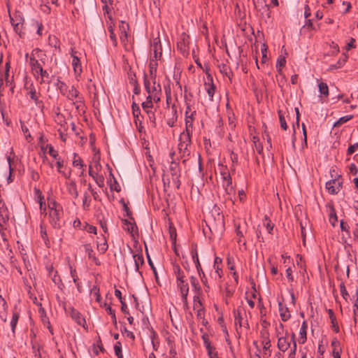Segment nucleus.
I'll return each instance as SVG.
<instances>
[{
  "mask_svg": "<svg viewBox=\"0 0 358 358\" xmlns=\"http://www.w3.org/2000/svg\"><path fill=\"white\" fill-rule=\"evenodd\" d=\"M18 319H19L18 314L14 313L13 315L12 319H11V320L10 322V327H11V330H12L13 334L15 333V329L17 323L18 322Z\"/></svg>",
  "mask_w": 358,
  "mask_h": 358,
  "instance_id": "09e8293b",
  "label": "nucleus"
},
{
  "mask_svg": "<svg viewBox=\"0 0 358 358\" xmlns=\"http://www.w3.org/2000/svg\"><path fill=\"white\" fill-rule=\"evenodd\" d=\"M235 325L239 327H247L248 325L246 319V312L243 307L238 306L234 312Z\"/></svg>",
  "mask_w": 358,
  "mask_h": 358,
  "instance_id": "0eeeda50",
  "label": "nucleus"
},
{
  "mask_svg": "<svg viewBox=\"0 0 358 358\" xmlns=\"http://www.w3.org/2000/svg\"><path fill=\"white\" fill-rule=\"evenodd\" d=\"M41 320H42L43 324L47 327V329L49 330L50 334H53V329L50 325L48 318H47L46 316L44 315V316H42Z\"/></svg>",
  "mask_w": 358,
  "mask_h": 358,
  "instance_id": "4d7b16f0",
  "label": "nucleus"
},
{
  "mask_svg": "<svg viewBox=\"0 0 358 358\" xmlns=\"http://www.w3.org/2000/svg\"><path fill=\"white\" fill-rule=\"evenodd\" d=\"M71 57L72 58L71 65L76 80L79 81L83 73V65L81 62V55L77 51L71 48L70 50Z\"/></svg>",
  "mask_w": 358,
  "mask_h": 358,
  "instance_id": "7ed1b4c3",
  "label": "nucleus"
},
{
  "mask_svg": "<svg viewBox=\"0 0 358 358\" xmlns=\"http://www.w3.org/2000/svg\"><path fill=\"white\" fill-rule=\"evenodd\" d=\"M191 256L192 258V261L197 268L198 272L200 273V270H201V268L198 257V253L196 248H192L191 250ZM199 275H201V273H199Z\"/></svg>",
  "mask_w": 358,
  "mask_h": 358,
  "instance_id": "2f4dec72",
  "label": "nucleus"
},
{
  "mask_svg": "<svg viewBox=\"0 0 358 358\" xmlns=\"http://www.w3.org/2000/svg\"><path fill=\"white\" fill-rule=\"evenodd\" d=\"M319 92L321 96H324V97H327L329 95V87L327 85L324 83H320L318 85Z\"/></svg>",
  "mask_w": 358,
  "mask_h": 358,
  "instance_id": "e433bc0d",
  "label": "nucleus"
},
{
  "mask_svg": "<svg viewBox=\"0 0 358 358\" xmlns=\"http://www.w3.org/2000/svg\"><path fill=\"white\" fill-rule=\"evenodd\" d=\"M56 167L58 173H59L64 178L70 180L71 177V169H67L64 165V160L59 157L56 162Z\"/></svg>",
  "mask_w": 358,
  "mask_h": 358,
  "instance_id": "9d476101",
  "label": "nucleus"
},
{
  "mask_svg": "<svg viewBox=\"0 0 358 358\" xmlns=\"http://www.w3.org/2000/svg\"><path fill=\"white\" fill-rule=\"evenodd\" d=\"M222 176L223 179L222 186L227 196V199L232 201L233 196L235 194V189L232 185L231 176L228 172H222Z\"/></svg>",
  "mask_w": 358,
  "mask_h": 358,
  "instance_id": "423d86ee",
  "label": "nucleus"
},
{
  "mask_svg": "<svg viewBox=\"0 0 358 358\" xmlns=\"http://www.w3.org/2000/svg\"><path fill=\"white\" fill-rule=\"evenodd\" d=\"M147 114L148 116L149 121L152 127H155L156 122H155V113L152 110H147Z\"/></svg>",
  "mask_w": 358,
  "mask_h": 358,
  "instance_id": "13d9d810",
  "label": "nucleus"
},
{
  "mask_svg": "<svg viewBox=\"0 0 358 358\" xmlns=\"http://www.w3.org/2000/svg\"><path fill=\"white\" fill-rule=\"evenodd\" d=\"M204 86L205 90L206 91L210 100L212 101L215 94V87L213 83V78L210 75L208 76L207 80L205 81Z\"/></svg>",
  "mask_w": 358,
  "mask_h": 358,
  "instance_id": "2eb2a0df",
  "label": "nucleus"
},
{
  "mask_svg": "<svg viewBox=\"0 0 358 358\" xmlns=\"http://www.w3.org/2000/svg\"><path fill=\"white\" fill-rule=\"evenodd\" d=\"M35 199L39 204L41 213H44L46 210L45 204L43 202L44 197L39 189H35Z\"/></svg>",
  "mask_w": 358,
  "mask_h": 358,
  "instance_id": "b1692460",
  "label": "nucleus"
},
{
  "mask_svg": "<svg viewBox=\"0 0 358 358\" xmlns=\"http://www.w3.org/2000/svg\"><path fill=\"white\" fill-rule=\"evenodd\" d=\"M29 64L31 66L32 73L36 71H41V66H43V63L41 62H38L33 58L29 57L28 60Z\"/></svg>",
  "mask_w": 358,
  "mask_h": 358,
  "instance_id": "cd10ccee",
  "label": "nucleus"
},
{
  "mask_svg": "<svg viewBox=\"0 0 358 358\" xmlns=\"http://www.w3.org/2000/svg\"><path fill=\"white\" fill-rule=\"evenodd\" d=\"M286 64V59L284 56H279L278 57L277 62H276V68L278 69V71L279 73L281 72L282 68Z\"/></svg>",
  "mask_w": 358,
  "mask_h": 358,
  "instance_id": "37998d69",
  "label": "nucleus"
},
{
  "mask_svg": "<svg viewBox=\"0 0 358 358\" xmlns=\"http://www.w3.org/2000/svg\"><path fill=\"white\" fill-rule=\"evenodd\" d=\"M100 306L103 307V308H105V310H106V312L110 315H111L113 321L114 322H116V317H115V310L113 309H112V308L108 304H107L106 303H103V304L100 303Z\"/></svg>",
  "mask_w": 358,
  "mask_h": 358,
  "instance_id": "a19ab883",
  "label": "nucleus"
},
{
  "mask_svg": "<svg viewBox=\"0 0 358 358\" xmlns=\"http://www.w3.org/2000/svg\"><path fill=\"white\" fill-rule=\"evenodd\" d=\"M278 114H279L280 127L284 130H286L287 129V124L286 120H285L284 116L282 115V114L281 113V111H279Z\"/></svg>",
  "mask_w": 358,
  "mask_h": 358,
  "instance_id": "0e129e2a",
  "label": "nucleus"
},
{
  "mask_svg": "<svg viewBox=\"0 0 358 358\" xmlns=\"http://www.w3.org/2000/svg\"><path fill=\"white\" fill-rule=\"evenodd\" d=\"M352 118V115H345V116H343V117H341L335 124H334V126H337V125H340V124H342L348 121H349L350 120H351Z\"/></svg>",
  "mask_w": 358,
  "mask_h": 358,
  "instance_id": "5fc2aeb1",
  "label": "nucleus"
},
{
  "mask_svg": "<svg viewBox=\"0 0 358 358\" xmlns=\"http://www.w3.org/2000/svg\"><path fill=\"white\" fill-rule=\"evenodd\" d=\"M296 342L294 341V345L291 348L290 352L288 355L287 358H295L296 357Z\"/></svg>",
  "mask_w": 358,
  "mask_h": 358,
  "instance_id": "69168bd1",
  "label": "nucleus"
},
{
  "mask_svg": "<svg viewBox=\"0 0 358 358\" xmlns=\"http://www.w3.org/2000/svg\"><path fill=\"white\" fill-rule=\"evenodd\" d=\"M108 31L110 32V38L111 41H113V45L115 46H116L117 42V38H116L115 34L114 33L113 27L112 25L108 26Z\"/></svg>",
  "mask_w": 358,
  "mask_h": 358,
  "instance_id": "6e6d98bb",
  "label": "nucleus"
},
{
  "mask_svg": "<svg viewBox=\"0 0 358 358\" xmlns=\"http://www.w3.org/2000/svg\"><path fill=\"white\" fill-rule=\"evenodd\" d=\"M108 249L107 241L105 237H103V240L100 242H97V250L101 253H104Z\"/></svg>",
  "mask_w": 358,
  "mask_h": 358,
  "instance_id": "ea45409f",
  "label": "nucleus"
},
{
  "mask_svg": "<svg viewBox=\"0 0 358 358\" xmlns=\"http://www.w3.org/2000/svg\"><path fill=\"white\" fill-rule=\"evenodd\" d=\"M286 275L289 281L292 282L294 280L292 268L291 266H287V268L286 269Z\"/></svg>",
  "mask_w": 358,
  "mask_h": 358,
  "instance_id": "338daca9",
  "label": "nucleus"
},
{
  "mask_svg": "<svg viewBox=\"0 0 358 358\" xmlns=\"http://www.w3.org/2000/svg\"><path fill=\"white\" fill-rule=\"evenodd\" d=\"M69 268H70V274L73 279V281L78 288L79 287V283L78 282V277L76 274V269L73 268L72 266H69Z\"/></svg>",
  "mask_w": 358,
  "mask_h": 358,
  "instance_id": "603ef678",
  "label": "nucleus"
},
{
  "mask_svg": "<svg viewBox=\"0 0 358 358\" xmlns=\"http://www.w3.org/2000/svg\"><path fill=\"white\" fill-rule=\"evenodd\" d=\"M222 262V261L221 258H220L218 257H215L214 263H213V268L215 269L214 278L215 279L220 278L222 277V268H221Z\"/></svg>",
  "mask_w": 358,
  "mask_h": 358,
  "instance_id": "412c9836",
  "label": "nucleus"
},
{
  "mask_svg": "<svg viewBox=\"0 0 358 358\" xmlns=\"http://www.w3.org/2000/svg\"><path fill=\"white\" fill-rule=\"evenodd\" d=\"M73 166H75V167H78L79 169H80L82 170L81 171V175L83 174V171H84V164H83V160L78 156V155L76 153H73Z\"/></svg>",
  "mask_w": 358,
  "mask_h": 358,
  "instance_id": "c756f323",
  "label": "nucleus"
},
{
  "mask_svg": "<svg viewBox=\"0 0 358 358\" xmlns=\"http://www.w3.org/2000/svg\"><path fill=\"white\" fill-rule=\"evenodd\" d=\"M194 309L197 310L198 316L201 317L203 314V310L201 309V303H200L199 301H196V299H194Z\"/></svg>",
  "mask_w": 358,
  "mask_h": 358,
  "instance_id": "680f3d73",
  "label": "nucleus"
},
{
  "mask_svg": "<svg viewBox=\"0 0 358 358\" xmlns=\"http://www.w3.org/2000/svg\"><path fill=\"white\" fill-rule=\"evenodd\" d=\"M189 109V107L187 106V110H186V117H185V131H183L182 133H188L189 135H191V133L192 131V125H193V115L195 113V111H192L189 115L188 110Z\"/></svg>",
  "mask_w": 358,
  "mask_h": 358,
  "instance_id": "4468645a",
  "label": "nucleus"
},
{
  "mask_svg": "<svg viewBox=\"0 0 358 358\" xmlns=\"http://www.w3.org/2000/svg\"><path fill=\"white\" fill-rule=\"evenodd\" d=\"M91 199L90 195L85 192L83 199V208L84 210H88L90 206Z\"/></svg>",
  "mask_w": 358,
  "mask_h": 358,
  "instance_id": "a18cd8bd",
  "label": "nucleus"
},
{
  "mask_svg": "<svg viewBox=\"0 0 358 358\" xmlns=\"http://www.w3.org/2000/svg\"><path fill=\"white\" fill-rule=\"evenodd\" d=\"M169 170L172 176V182L174 185H176L178 188L180 186V171L178 164L172 161L171 162Z\"/></svg>",
  "mask_w": 358,
  "mask_h": 358,
  "instance_id": "1a4fd4ad",
  "label": "nucleus"
},
{
  "mask_svg": "<svg viewBox=\"0 0 358 358\" xmlns=\"http://www.w3.org/2000/svg\"><path fill=\"white\" fill-rule=\"evenodd\" d=\"M123 228L125 231H128L132 236H134V234L136 231V226L134 222L127 220H123Z\"/></svg>",
  "mask_w": 358,
  "mask_h": 358,
  "instance_id": "bb28decb",
  "label": "nucleus"
},
{
  "mask_svg": "<svg viewBox=\"0 0 358 358\" xmlns=\"http://www.w3.org/2000/svg\"><path fill=\"white\" fill-rule=\"evenodd\" d=\"M101 169V166L99 162V157L94 155L93 161L89 167V175L95 179L96 176H99V172Z\"/></svg>",
  "mask_w": 358,
  "mask_h": 358,
  "instance_id": "9b49d317",
  "label": "nucleus"
},
{
  "mask_svg": "<svg viewBox=\"0 0 358 358\" xmlns=\"http://www.w3.org/2000/svg\"><path fill=\"white\" fill-rule=\"evenodd\" d=\"M52 281L54 282V283L55 285H57V287L60 289V290H63V289L64 288V285L63 284V282H62V280L60 279V277L57 275L56 274L53 276L52 278Z\"/></svg>",
  "mask_w": 358,
  "mask_h": 358,
  "instance_id": "8fccbe9b",
  "label": "nucleus"
},
{
  "mask_svg": "<svg viewBox=\"0 0 358 358\" xmlns=\"http://www.w3.org/2000/svg\"><path fill=\"white\" fill-rule=\"evenodd\" d=\"M47 148H48V153L55 159L57 160V159L59 157L58 156L57 151H56L54 148L51 145H48Z\"/></svg>",
  "mask_w": 358,
  "mask_h": 358,
  "instance_id": "bf43d9fd",
  "label": "nucleus"
},
{
  "mask_svg": "<svg viewBox=\"0 0 358 358\" xmlns=\"http://www.w3.org/2000/svg\"><path fill=\"white\" fill-rule=\"evenodd\" d=\"M347 59H348V56L347 55H345L343 57V59H340L336 64H331L329 66V70H334V69H340L341 68L344 64L347 61Z\"/></svg>",
  "mask_w": 358,
  "mask_h": 358,
  "instance_id": "4c0bfd02",
  "label": "nucleus"
},
{
  "mask_svg": "<svg viewBox=\"0 0 358 358\" xmlns=\"http://www.w3.org/2000/svg\"><path fill=\"white\" fill-rule=\"evenodd\" d=\"M30 98L34 100L37 106H40L41 101L38 100V97L35 90H31L29 92Z\"/></svg>",
  "mask_w": 358,
  "mask_h": 358,
  "instance_id": "e2e57ef3",
  "label": "nucleus"
},
{
  "mask_svg": "<svg viewBox=\"0 0 358 358\" xmlns=\"http://www.w3.org/2000/svg\"><path fill=\"white\" fill-rule=\"evenodd\" d=\"M152 102H154L153 99H150L149 95H148L146 101L142 103L143 109L145 112H147V110H152Z\"/></svg>",
  "mask_w": 358,
  "mask_h": 358,
  "instance_id": "79ce46f5",
  "label": "nucleus"
},
{
  "mask_svg": "<svg viewBox=\"0 0 358 358\" xmlns=\"http://www.w3.org/2000/svg\"><path fill=\"white\" fill-rule=\"evenodd\" d=\"M329 312V317L331 319V324H332V328L333 329L336 331V332H338L339 331V327H338V325L336 322V317L334 315V313L333 312L332 310L329 309L328 310Z\"/></svg>",
  "mask_w": 358,
  "mask_h": 358,
  "instance_id": "58836bf2",
  "label": "nucleus"
},
{
  "mask_svg": "<svg viewBox=\"0 0 358 358\" xmlns=\"http://www.w3.org/2000/svg\"><path fill=\"white\" fill-rule=\"evenodd\" d=\"M129 24L124 21H121L119 25L120 39L124 46H126L128 43V34Z\"/></svg>",
  "mask_w": 358,
  "mask_h": 358,
  "instance_id": "f8f14e48",
  "label": "nucleus"
},
{
  "mask_svg": "<svg viewBox=\"0 0 358 358\" xmlns=\"http://www.w3.org/2000/svg\"><path fill=\"white\" fill-rule=\"evenodd\" d=\"M307 329H308V324L306 322H303L300 330H299V343L303 344L307 339L306 334H307Z\"/></svg>",
  "mask_w": 358,
  "mask_h": 358,
  "instance_id": "5701e85b",
  "label": "nucleus"
},
{
  "mask_svg": "<svg viewBox=\"0 0 358 358\" xmlns=\"http://www.w3.org/2000/svg\"><path fill=\"white\" fill-rule=\"evenodd\" d=\"M157 66V62L155 61L153 59V58H151L150 61V64H149L150 74H149V76H145V77L156 78Z\"/></svg>",
  "mask_w": 358,
  "mask_h": 358,
  "instance_id": "7c9ffc66",
  "label": "nucleus"
},
{
  "mask_svg": "<svg viewBox=\"0 0 358 358\" xmlns=\"http://www.w3.org/2000/svg\"><path fill=\"white\" fill-rule=\"evenodd\" d=\"M48 220L54 228H60L62 225L63 209L60 204L53 199H48Z\"/></svg>",
  "mask_w": 358,
  "mask_h": 358,
  "instance_id": "f257e3e1",
  "label": "nucleus"
},
{
  "mask_svg": "<svg viewBox=\"0 0 358 358\" xmlns=\"http://www.w3.org/2000/svg\"><path fill=\"white\" fill-rule=\"evenodd\" d=\"M152 50H153V56L151 58H153L155 61L157 59L158 57H160L162 55V49L160 45V41L159 40L155 39L152 44Z\"/></svg>",
  "mask_w": 358,
  "mask_h": 358,
  "instance_id": "4be33fe9",
  "label": "nucleus"
},
{
  "mask_svg": "<svg viewBox=\"0 0 358 358\" xmlns=\"http://www.w3.org/2000/svg\"><path fill=\"white\" fill-rule=\"evenodd\" d=\"M85 230L90 234H96V228L94 226L90 225L88 224H86V225L85 227Z\"/></svg>",
  "mask_w": 358,
  "mask_h": 358,
  "instance_id": "774afa93",
  "label": "nucleus"
},
{
  "mask_svg": "<svg viewBox=\"0 0 358 358\" xmlns=\"http://www.w3.org/2000/svg\"><path fill=\"white\" fill-rule=\"evenodd\" d=\"M10 22L12 25L14 27V29L16 31L20 30L21 27L23 24L24 19L20 13L15 14L14 16H11L10 15Z\"/></svg>",
  "mask_w": 358,
  "mask_h": 358,
  "instance_id": "a211bd4d",
  "label": "nucleus"
},
{
  "mask_svg": "<svg viewBox=\"0 0 358 358\" xmlns=\"http://www.w3.org/2000/svg\"><path fill=\"white\" fill-rule=\"evenodd\" d=\"M173 270H174V273L176 277L177 282H180V280H185V279H184L185 275H184L182 271H181L179 266H174Z\"/></svg>",
  "mask_w": 358,
  "mask_h": 358,
  "instance_id": "49530a36",
  "label": "nucleus"
},
{
  "mask_svg": "<svg viewBox=\"0 0 358 358\" xmlns=\"http://www.w3.org/2000/svg\"><path fill=\"white\" fill-rule=\"evenodd\" d=\"M205 345L209 358H219L217 353L215 351V349L210 345V343L205 341Z\"/></svg>",
  "mask_w": 358,
  "mask_h": 358,
  "instance_id": "f704fd0d",
  "label": "nucleus"
},
{
  "mask_svg": "<svg viewBox=\"0 0 358 358\" xmlns=\"http://www.w3.org/2000/svg\"><path fill=\"white\" fill-rule=\"evenodd\" d=\"M278 338V348L279 350L285 352H286L290 347L291 344L294 345V341H295V334L294 333L290 335H285L277 337Z\"/></svg>",
  "mask_w": 358,
  "mask_h": 358,
  "instance_id": "39448f33",
  "label": "nucleus"
},
{
  "mask_svg": "<svg viewBox=\"0 0 358 358\" xmlns=\"http://www.w3.org/2000/svg\"><path fill=\"white\" fill-rule=\"evenodd\" d=\"M341 187V182L338 179L331 180L326 182V189L331 194H337Z\"/></svg>",
  "mask_w": 358,
  "mask_h": 358,
  "instance_id": "ddd939ff",
  "label": "nucleus"
},
{
  "mask_svg": "<svg viewBox=\"0 0 358 358\" xmlns=\"http://www.w3.org/2000/svg\"><path fill=\"white\" fill-rule=\"evenodd\" d=\"M133 259L135 264L136 270L138 271L139 267L143 264L144 259L143 257L141 254H134L133 255Z\"/></svg>",
  "mask_w": 358,
  "mask_h": 358,
  "instance_id": "72a5a7b5",
  "label": "nucleus"
},
{
  "mask_svg": "<svg viewBox=\"0 0 358 358\" xmlns=\"http://www.w3.org/2000/svg\"><path fill=\"white\" fill-rule=\"evenodd\" d=\"M33 74L36 80L41 83L49 81V74L43 69V66H41V71H36Z\"/></svg>",
  "mask_w": 358,
  "mask_h": 358,
  "instance_id": "6ab92c4d",
  "label": "nucleus"
},
{
  "mask_svg": "<svg viewBox=\"0 0 358 358\" xmlns=\"http://www.w3.org/2000/svg\"><path fill=\"white\" fill-rule=\"evenodd\" d=\"M144 85L149 95L154 102L157 103L160 100L161 86L156 82V78H144Z\"/></svg>",
  "mask_w": 358,
  "mask_h": 358,
  "instance_id": "f03ea898",
  "label": "nucleus"
},
{
  "mask_svg": "<svg viewBox=\"0 0 358 358\" xmlns=\"http://www.w3.org/2000/svg\"><path fill=\"white\" fill-rule=\"evenodd\" d=\"M71 316L73 318V320H74L77 322L78 325L82 327L85 326V320L79 312L73 309L71 312Z\"/></svg>",
  "mask_w": 358,
  "mask_h": 358,
  "instance_id": "a878e982",
  "label": "nucleus"
},
{
  "mask_svg": "<svg viewBox=\"0 0 358 358\" xmlns=\"http://www.w3.org/2000/svg\"><path fill=\"white\" fill-rule=\"evenodd\" d=\"M329 220V222L334 227L336 224V223L338 222L337 216H336V213L334 212V209H331Z\"/></svg>",
  "mask_w": 358,
  "mask_h": 358,
  "instance_id": "864d4df0",
  "label": "nucleus"
},
{
  "mask_svg": "<svg viewBox=\"0 0 358 358\" xmlns=\"http://www.w3.org/2000/svg\"><path fill=\"white\" fill-rule=\"evenodd\" d=\"M91 294L95 298V300L100 303L101 302V296L99 293V289L96 287H93L91 289Z\"/></svg>",
  "mask_w": 358,
  "mask_h": 358,
  "instance_id": "3c124183",
  "label": "nucleus"
},
{
  "mask_svg": "<svg viewBox=\"0 0 358 358\" xmlns=\"http://www.w3.org/2000/svg\"><path fill=\"white\" fill-rule=\"evenodd\" d=\"M278 310L280 318L283 322H286L290 318L291 314L288 308L283 305L281 302L278 303Z\"/></svg>",
  "mask_w": 358,
  "mask_h": 358,
  "instance_id": "aec40b11",
  "label": "nucleus"
},
{
  "mask_svg": "<svg viewBox=\"0 0 358 358\" xmlns=\"http://www.w3.org/2000/svg\"><path fill=\"white\" fill-rule=\"evenodd\" d=\"M69 182H66V189L69 193L74 198H77L78 196V192L76 187V184L74 180H69Z\"/></svg>",
  "mask_w": 358,
  "mask_h": 358,
  "instance_id": "393cba45",
  "label": "nucleus"
},
{
  "mask_svg": "<svg viewBox=\"0 0 358 358\" xmlns=\"http://www.w3.org/2000/svg\"><path fill=\"white\" fill-rule=\"evenodd\" d=\"M31 57L34 59L35 60H37L38 62H41L43 64H45L46 61V55L45 52L39 49H34L32 50L31 55L29 56L28 54L26 55V57L28 58Z\"/></svg>",
  "mask_w": 358,
  "mask_h": 358,
  "instance_id": "dca6fc26",
  "label": "nucleus"
},
{
  "mask_svg": "<svg viewBox=\"0 0 358 358\" xmlns=\"http://www.w3.org/2000/svg\"><path fill=\"white\" fill-rule=\"evenodd\" d=\"M85 252L88 256V258L92 259L96 265H99L100 262L98 259L95 257L94 252L90 245H85Z\"/></svg>",
  "mask_w": 358,
  "mask_h": 358,
  "instance_id": "c85d7f7f",
  "label": "nucleus"
},
{
  "mask_svg": "<svg viewBox=\"0 0 358 358\" xmlns=\"http://www.w3.org/2000/svg\"><path fill=\"white\" fill-rule=\"evenodd\" d=\"M66 98L69 100L72 101L76 106L77 108H80L83 105V97L74 86H71L70 89L68 90V95Z\"/></svg>",
  "mask_w": 358,
  "mask_h": 358,
  "instance_id": "6e6552de",
  "label": "nucleus"
},
{
  "mask_svg": "<svg viewBox=\"0 0 358 358\" xmlns=\"http://www.w3.org/2000/svg\"><path fill=\"white\" fill-rule=\"evenodd\" d=\"M190 135L188 133H181L179 137L178 150L181 157L185 158L190 155Z\"/></svg>",
  "mask_w": 358,
  "mask_h": 358,
  "instance_id": "20e7f679",
  "label": "nucleus"
},
{
  "mask_svg": "<svg viewBox=\"0 0 358 358\" xmlns=\"http://www.w3.org/2000/svg\"><path fill=\"white\" fill-rule=\"evenodd\" d=\"M177 286L180 289L181 294L182 301L185 303L187 301V296L189 292V286L185 280H180L177 282Z\"/></svg>",
  "mask_w": 358,
  "mask_h": 358,
  "instance_id": "f3484780",
  "label": "nucleus"
},
{
  "mask_svg": "<svg viewBox=\"0 0 358 358\" xmlns=\"http://www.w3.org/2000/svg\"><path fill=\"white\" fill-rule=\"evenodd\" d=\"M276 336H285L289 334L287 329L285 328V325L282 323H280L275 329Z\"/></svg>",
  "mask_w": 358,
  "mask_h": 358,
  "instance_id": "c9c22d12",
  "label": "nucleus"
},
{
  "mask_svg": "<svg viewBox=\"0 0 358 358\" xmlns=\"http://www.w3.org/2000/svg\"><path fill=\"white\" fill-rule=\"evenodd\" d=\"M57 85L61 94L66 97L68 95V90L70 89V87H68L63 82H59Z\"/></svg>",
  "mask_w": 358,
  "mask_h": 358,
  "instance_id": "c03bdc74",
  "label": "nucleus"
},
{
  "mask_svg": "<svg viewBox=\"0 0 358 358\" xmlns=\"http://www.w3.org/2000/svg\"><path fill=\"white\" fill-rule=\"evenodd\" d=\"M191 283H192V287H194V289H195V291L199 294L200 292V287L199 285V282L197 280V279L194 277H191Z\"/></svg>",
  "mask_w": 358,
  "mask_h": 358,
  "instance_id": "052dcab7",
  "label": "nucleus"
},
{
  "mask_svg": "<svg viewBox=\"0 0 358 358\" xmlns=\"http://www.w3.org/2000/svg\"><path fill=\"white\" fill-rule=\"evenodd\" d=\"M8 216L6 209L4 208L3 204L0 203V226L6 223L8 220Z\"/></svg>",
  "mask_w": 358,
  "mask_h": 358,
  "instance_id": "473e14b6",
  "label": "nucleus"
},
{
  "mask_svg": "<svg viewBox=\"0 0 358 358\" xmlns=\"http://www.w3.org/2000/svg\"><path fill=\"white\" fill-rule=\"evenodd\" d=\"M101 1L103 3V10L104 13H107L108 17L111 21L112 18H111V16L109 15L110 10L109 4H110V0H101Z\"/></svg>",
  "mask_w": 358,
  "mask_h": 358,
  "instance_id": "de8ad7c7",
  "label": "nucleus"
}]
</instances>
